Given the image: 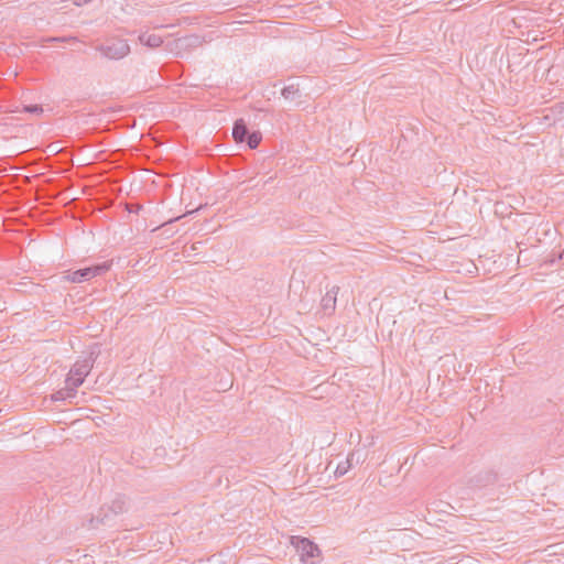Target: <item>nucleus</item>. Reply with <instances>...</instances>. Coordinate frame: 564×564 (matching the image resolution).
<instances>
[{"label":"nucleus","mask_w":564,"mask_h":564,"mask_svg":"<svg viewBox=\"0 0 564 564\" xmlns=\"http://www.w3.org/2000/svg\"><path fill=\"white\" fill-rule=\"evenodd\" d=\"M291 544L295 547L302 563L316 564L321 551L314 542L306 538L292 536Z\"/></svg>","instance_id":"f257e3e1"},{"label":"nucleus","mask_w":564,"mask_h":564,"mask_svg":"<svg viewBox=\"0 0 564 564\" xmlns=\"http://www.w3.org/2000/svg\"><path fill=\"white\" fill-rule=\"evenodd\" d=\"M109 269V264L100 263L93 267L79 269L73 272H66L63 275V280L72 283H82L89 281L98 275L104 274Z\"/></svg>","instance_id":"f03ea898"},{"label":"nucleus","mask_w":564,"mask_h":564,"mask_svg":"<svg viewBox=\"0 0 564 564\" xmlns=\"http://www.w3.org/2000/svg\"><path fill=\"white\" fill-rule=\"evenodd\" d=\"M91 368L93 362L89 359L77 361L69 370L65 383L77 389L83 384Z\"/></svg>","instance_id":"7ed1b4c3"},{"label":"nucleus","mask_w":564,"mask_h":564,"mask_svg":"<svg viewBox=\"0 0 564 564\" xmlns=\"http://www.w3.org/2000/svg\"><path fill=\"white\" fill-rule=\"evenodd\" d=\"M100 53L109 59H121L130 53L127 41L115 39L99 47Z\"/></svg>","instance_id":"20e7f679"},{"label":"nucleus","mask_w":564,"mask_h":564,"mask_svg":"<svg viewBox=\"0 0 564 564\" xmlns=\"http://www.w3.org/2000/svg\"><path fill=\"white\" fill-rule=\"evenodd\" d=\"M339 291L338 286H333L322 299L321 305L322 310L326 315H330L336 307L337 293Z\"/></svg>","instance_id":"39448f33"},{"label":"nucleus","mask_w":564,"mask_h":564,"mask_svg":"<svg viewBox=\"0 0 564 564\" xmlns=\"http://www.w3.org/2000/svg\"><path fill=\"white\" fill-rule=\"evenodd\" d=\"M139 41L141 44L151 48L159 47L163 43L162 37L154 33H142L139 36Z\"/></svg>","instance_id":"423d86ee"},{"label":"nucleus","mask_w":564,"mask_h":564,"mask_svg":"<svg viewBox=\"0 0 564 564\" xmlns=\"http://www.w3.org/2000/svg\"><path fill=\"white\" fill-rule=\"evenodd\" d=\"M246 135H248L247 126L242 119H239L234 124L232 137L236 142H243Z\"/></svg>","instance_id":"0eeeda50"},{"label":"nucleus","mask_w":564,"mask_h":564,"mask_svg":"<svg viewBox=\"0 0 564 564\" xmlns=\"http://www.w3.org/2000/svg\"><path fill=\"white\" fill-rule=\"evenodd\" d=\"M76 393L77 392L74 387H68V384L65 383V388H63L52 394V400L53 401H65V400L75 398Z\"/></svg>","instance_id":"6e6552de"},{"label":"nucleus","mask_w":564,"mask_h":564,"mask_svg":"<svg viewBox=\"0 0 564 564\" xmlns=\"http://www.w3.org/2000/svg\"><path fill=\"white\" fill-rule=\"evenodd\" d=\"M281 94L284 97V99L294 100L296 97H299L300 90H299L297 86L292 84V85L285 86L282 89Z\"/></svg>","instance_id":"1a4fd4ad"},{"label":"nucleus","mask_w":564,"mask_h":564,"mask_svg":"<svg viewBox=\"0 0 564 564\" xmlns=\"http://www.w3.org/2000/svg\"><path fill=\"white\" fill-rule=\"evenodd\" d=\"M262 135L260 132L256 131L248 134V145L250 149H256L261 142Z\"/></svg>","instance_id":"9d476101"},{"label":"nucleus","mask_w":564,"mask_h":564,"mask_svg":"<svg viewBox=\"0 0 564 564\" xmlns=\"http://www.w3.org/2000/svg\"><path fill=\"white\" fill-rule=\"evenodd\" d=\"M351 458H352V455H351V456H349V457L347 458V462H346V465H345V466H343V465H338V467H337V469H336V474H337V475H340V476H341V475H345V474L347 473L348 468L350 467V460H351Z\"/></svg>","instance_id":"9b49d317"},{"label":"nucleus","mask_w":564,"mask_h":564,"mask_svg":"<svg viewBox=\"0 0 564 564\" xmlns=\"http://www.w3.org/2000/svg\"><path fill=\"white\" fill-rule=\"evenodd\" d=\"M112 509L116 513L122 512L123 510H126V501L124 500L113 501Z\"/></svg>","instance_id":"f8f14e48"},{"label":"nucleus","mask_w":564,"mask_h":564,"mask_svg":"<svg viewBox=\"0 0 564 564\" xmlns=\"http://www.w3.org/2000/svg\"><path fill=\"white\" fill-rule=\"evenodd\" d=\"M23 110L25 112H30V113H35V115H40L43 112V108L37 106V105H33V106H25L23 108Z\"/></svg>","instance_id":"ddd939ff"},{"label":"nucleus","mask_w":564,"mask_h":564,"mask_svg":"<svg viewBox=\"0 0 564 564\" xmlns=\"http://www.w3.org/2000/svg\"><path fill=\"white\" fill-rule=\"evenodd\" d=\"M198 41V39L196 36H189V37H185L183 40H180V42L185 45H192L194 43H196Z\"/></svg>","instance_id":"4468645a"}]
</instances>
